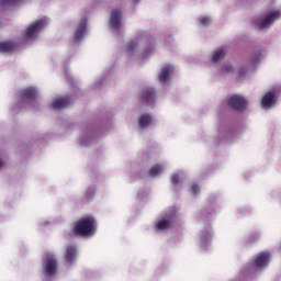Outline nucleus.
<instances>
[{"label": "nucleus", "mask_w": 281, "mask_h": 281, "mask_svg": "<svg viewBox=\"0 0 281 281\" xmlns=\"http://www.w3.org/2000/svg\"><path fill=\"white\" fill-rule=\"evenodd\" d=\"M120 19H122V11L114 9L111 12L110 25L112 30H120Z\"/></svg>", "instance_id": "10"}, {"label": "nucleus", "mask_w": 281, "mask_h": 281, "mask_svg": "<svg viewBox=\"0 0 281 281\" xmlns=\"http://www.w3.org/2000/svg\"><path fill=\"white\" fill-rule=\"evenodd\" d=\"M139 0H134L135 3H138Z\"/></svg>", "instance_id": "28"}, {"label": "nucleus", "mask_w": 281, "mask_h": 281, "mask_svg": "<svg viewBox=\"0 0 281 281\" xmlns=\"http://www.w3.org/2000/svg\"><path fill=\"white\" fill-rule=\"evenodd\" d=\"M98 227V222L93 216H87L79 218L72 228L75 236H93Z\"/></svg>", "instance_id": "1"}, {"label": "nucleus", "mask_w": 281, "mask_h": 281, "mask_svg": "<svg viewBox=\"0 0 281 281\" xmlns=\"http://www.w3.org/2000/svg\"><path fill=\"white\" fill-rule=\"evenodd\" d=\"M128 47H130V49H134L135 43H130Z\"/></svg>", "instance_id": "25"}, {"label": "nucleus", "mask_w": 281, "mask_h": 281, "mask_svg": "<svg viewBox=\"0 0 281 281\" xmlns=\"http://www.w3.org/2000/svg\"><path fill=\"white\" fill-rule=\"evenodd\" d=\"M64 259L66 260V265L76 263V260H78V248H76V245L66 246Z\"/></svg>", "instance_id": "6"}, {"label": "nucleus", "mask_w": 281, "mask_h": 281, "mask_svg": "<svg viewBox=\"0 0 281 281\" xmlns=\"http://www.w3.org/2000/svg\"><path fill=\"white\" fill-rule=\"evenodd\" d=\"M226 71H232V66H227Z\"/></svg>", "instance_id": "26"}, {"label": "nucleus", "mask_w": 281, "mask_h": 281, "mask_svg": "<svg viewBox=\"0 0 281 281\" xmlns=\"http://www.w3.org/2000/svg\"><path fill=\"white\" fill-rule=\"evenodd\" d=\"M155 98H157L155 89H153V88L143 89V91H142V101L143 102H146V104H155Z\"/></svg>", "instance_id": "9"}, {"label": "nucleus", "mask_w": 281, "mask_h": 281, "mask_svg": "<svg viewBox=\"0 0 281 281\" xmlns=\"http://www.w3.org/2000/svg\"><path fill=\"white\" fill-rule=\"evenodd\" d=\"M3 166V160L0 159V168Z\"/></svg>", "instance_id": "27"}, {"label": "nucleus", "mask_w": 281, "mask_h": 281, "mask_svg": "<svg viewBox=\"0 0 281 281\" xmlns=\"http://www.w3.org/2000/svg\"><path fill=\"white\" fill-rule=\"evenodd\" d=\"M38 95V91L35 88H25L20 91V102H25V100H35Z\"/></svg>", "instance_id": "8"}, {"label": "nucleus", "mask_w": 281, "mask_h": 281, "mask_svg": "<svg viewBox=\"0 0 281 281\" xmlns=\"http://www.w3.org/2000/svg\"><path fill=\"white\" fill-rule=\"evenodd\" d=\"M172 223H175V217L159 220L156 224V229L158 232H166V229L172 227Z\"/></svg>", "instance_id": "11"}, {"label": "nucleus", "mask_w": 281, "mask_h": 281, "mask_svg": "<svg viewBox=\"0 0 281 281\" xmlns=\"http://www.w3.org/2000/svg\"><path fill=\"white\" fill-rule=\"evenodd\" d=\"M175 71V67L171 65H167L161 69L160 75L158 76L159 82H168V78H170V75Z\"/></svg>", "instance_id": "13"}, {"label": "nucleus", "mask_w": 281, "mask_h": 281, "mask_svg": "<svg viewBox=\"0 0 281 281\" xmlns=\"http://www.w3.org/2000/svg\"><path fill=\"white\" fill-rule=\"evenodd\" d=\"M85 32H87V19H83L75 32V41H82L85 38Z\"/></svg>", "instance_id": "14"}, {"label": "nucleus", "mask_w": 281, "mask_h": 281, "mask_svg": "<svg viewBox=\"0 0 281 281\" xmlns=\"http://www.w3.org/2000/svg\"><path fill=\"white\" fill-rule=\"evenodd\" d=\"M191 190L193 194H199V192H201V188L199 187V184H193L191 187Z\"/></svg>", "instance_id": "24"}, {"label": "nucleus", "mask_w": 281, "mask_h": 281, "mask_svg": "<svg viewBox=\"0 0 281 281\" xmlns=\"http://www.w3.org/2000/svg\"><path fill=\"white\" fill-rule=\"evenodd\" d=\"M47 27V22L44 19H40L33 23H31L24 33L25 38H36V34Z\"/></svg>", "instance_id": "2"}, {"label": "nucleus", "mask_w": 281, "mask_h": 281, "mask_svg": "<svg viewBox=\"0 0 281 281\" xmlns=\"http://www.w3.org/2000/svg\"><path fill=\"white\" fill-rule=\"evenodd\" d=\"M70 102L69 98H58L53 101L52 106L56 111H60L61 109H67Z\"/></svg>", "instance_id": "12"}, {"label": "nucleus", "mask_w": 281, "mask_h": 281, "mask_svg": "<svg viewBox=\"0 0 281 281\" xmlns=\"http://www.w3.org/2000/svg\"><path fill=\"white\" fill-rule=\"evenodd\" d=\"M16 49V44L14 42H0V52L2 54H8L9 52H14Z\"/></svg>", "instance_id": "16"}, {"label": "nucleus", "mask_w": 281, "mask_h": 281, "mask_svg": "<svg viewBox=\"0 0 281 281\" xmlns=\"http://www.w3.org/2000/svg\"><path fill=\"white\" fill-rule=\"evenodd\" d=\"M1 5H16L21 0H0Z\"/></svg>", "instance_id": "21"}, {"label": "nucleus", "mask_w": 281, "mask_h": 281, "mask_svg": "<svg viewBox=\"0 0 281 281\" xmlns=\"http://www.w3.org/2000/svg\"><path fill=\"white\" fill-rule=\"evenodd\" d=\"M260 52L252 54L250 57L251 65H257V63H260Z\"/></svg>", "instance_id": "20"}, {"label": "nucleus", "mask_w": 281, "mask_h": 281, "mask_svg": "<svg viewBox=\"0 0 281 281\" xmlns=\"http://www.w3.org/2000/svg\"><path fill=\"white\" fill-rule=\"evenodd\" d=\"M261 104L266 109H269L271 104H276V92H272V91L267 92L261 100Z\"/></svg>", "instance_id": "15"}, {"label": "nucleus", "mask_w": 281, "mask_h": 281, "mask_svg": "<svg viewBox=\"0 0 281 281\" xmlns=\"http://www.w3.org/2000/svg\"><path fill=\"white\" fill-rule=\"evenodd\" d=\"M281 13L280 11H274L270 14H268L266 18L261 19L258 23L259 30H265V27H271L278 19H280Z\"/></svg>", "instance_id": "5"}, {"label": "nucleus", "mask_w": 281, "mask_h": 281, "mask_svg": "<svg viewBox=\"0 0 281 281\" xmlns=\"http://www.w3.org/2000/svg\"><path fill=\"white\" fill-rule=\"evenodd\" d=\"M179 181H180L179 175L175 173V175L171 177V183H173V186H178V184H179Z\"/></svg>", "instance_id": "23"}, {"label": "nucleus", "mask_w": 281, "mask_h": 281, "mask_svg": "<svg viewBox=\"0 0 281 281\" xmlns=\"http://www.w3.org/2000/svg\"><path fill=\"white\" fill-rule=\"evenodd\" d=\"M228 106L235 109V111H245V109H247V99L238 94H233L228 99Z\"/></svg>", "instance_id": "3"}, {"label": "nucleus", "mask_w": 281, "mask_h": 281, "mask_svg": "<svg viewBox=\"0 0 281 281\" xmlns=\"http://www.w3.org/2000/svg\"><path fill=\"white\" fill-rule=\"evenodd\" d=\"M164 172V167L161 165H155L148 170L149 177H158Z\"/></svg>", "instance_id": "19"}, {"label": "nucleus", "mask_w": 281, "mask_h": 281, "mask_svg": "<svg viewBox=\"0 0 281 281\" xmlns=\"http://www.w3.org/2000/svg\"><path fill=\"white\" fill-rule=\"evenodd\" d=\"M45 271H46V276H56V271H58V260L54 258V255L46 256Z\"/></svg>", "instance_id": "7"}, {"label": "nucleus", "mask_w": 281, "mask_h": 281, "mask_svg": "<svg viewBox=\"0 0 281 281\" xmlns=\"http://www.w3.org/2000/svg\"><path fill=\"white\" fill-rule=\"evenodd\" d=\"M227 56V48L225 47H220L213 53L212 60L213 63H218V60H223Z\"/></svg>", "instance_id": "18"}, {"label": "nucleus", "mask_w": 281, "mask_h": 281, "mask_svg": "<svg viewBox=\"0 0 281 281\" xmlns=\"http://www.w3.org/2000/svg\"><path fill=\"white\" fill-rule=\"evenodd\" d=\"M138 124L140 128H148L153 124V116L150 114H142Z\"/></svg>", "instance_id": "17"}, {"label": "nucleus", "mask_w": 281, "mask_h": 281, "mask_svg": "<svg viewBox=\"0 0 281 281\" xmlns=\"http://www.w3.org/2000/svg\"><path fill=\"white\" fill-rule=\"evenodd\" d=\"M271 262V252L269 251H262L254 260V267L256 269H263V267H269V263Z\"/></svg>", "instance_id": "4"}, {"label": "nucleus", "mask_w": 281, "mask_h": 281, "mask_svg": "<svg viewBox=\"0 0 281 281\" xmlns=\"http://www.w3.org/2000/svg\"><path fill=\"white\" fill-rule=\"evenodd\" d=\"M200 25H210V18L207 16H201L199 18Z\"/></svg>", "instance_id": "22"}]
</instances>
